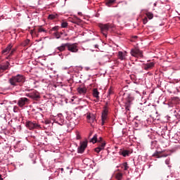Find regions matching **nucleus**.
Listing matches in <instances>:
<instances>
[{
    "instance_id": "nucleus-1",
    "label": "nucleus",
    "mask_w": 180,
    "mask_h": 180,
    "mask_svg": "<svg viewBox=\"0 0 180 180\" xmlns=\"http://www.w3.org/2000/svg\"><path fill=\"white\" fill-rule=\"evenodd\" d=\"M25 81H26V78L22 75L13 76L8 79V82L11 86H18V85H22V84L25 83Z\"/></svg>"
},
{
    "instance_id": "nucleus-2",
    "label": "nucleus",
    "mask_w": 180,
    "mask_h": 180,
    "mask_svg": "<svg viewBox=\"0 0 180 180\" xmlns=\"http://www.w3.org/2000/svg\"><path fill=\"white\" fill-rule=\"evenodd\" d=\"M99 27L103 36H105V37H107L108 35L106 33H108V30H109V29L112 28V24L110 23L100 24Z\"/></svg>"
},
{
    "instance_id": "nucleus-3",
    "label": "nucleus",
    "mask_w": 180,
    "mask_h": 180,
    "mask_svg": "<svg viewBox=\"0 0 180 180\" xmlns=\"http://www.w3.org/2000/svg\"><path fill=\"white\" fill-rule=\"evenodd\" d=\"M25 125L30 130H34V129H37V130H40L41 129V127L40 126V124L31 121H27Z\"/></svg>"
},
{
    "instance_id": "nucleus-4",
    "label": "nucleus",
    "mask_w": 180,
    "mask_h": 180,
    "mask_svg": "<svg viewBox=\"0 0 180 180\" xmlns=\"http://www.w3.org/2000/svg\"><path fill=\"white\" fill-rule=\"evenodd\" d=\"M109 112V110L108 108V106L104 107V110L102 112V115H101V125L103 126L106 123V120H108V113Z\"/></svg>"
},
{
    "instance_id": "nucleus-5",
    "label": "nucleus",
    "mask_w": 180,
    "mask_h": 180,
    "mask_svg": "<svg viewBox=\"0 0 180 180\" xmlns=\"http://www.w3.org/2000/svg\"><path fill=\"white\" fill-rule=\"evenodd\" d=\"M67 49L71 53H78V44L67 43Z\"/></svg>"
},
{
    "instance_id": "nucleus-6",
    "label": "nucleus",
    "mask_w": 180,
    "mask_h": 180,
    "mask_svg": "<svg viewBox=\"0 0 180 180\" xmlns=\"http://www.w3.org/2000/svg\"><path fill=\"white\" fill-rule=\"evenodd\" d=\"M130 53L133 57L143 58V51H141L140 49H139L137 48L131 49Z\"/></svg>"
},
{
    "instance_id": "nucleus-7",
    "label": "nucleus",
    "mask_w": 180,
    "mask_h": 180,
    "mask_svg": "<svg viewBox=\"0 0 180 180\" xmlns=\"http://www.w3.org/2000/svg\"><path fill=\"white\" fill-rule=\"evenodd\" d=\"M86 147H88V141H84L83 142H80V146L77 148V153L79 154H82L84 151H85V148H86Z\"/></svg>"
},
{
    "instance_id": "nucleus-8",
    "label": "nucleus",
    "mask_w": 180,
    "mask_h": 180,
    "mask_svg": "<svg viewBox=\"0 0 180 180\" xmlns=\"http://www.w3.org/2000/svg\"><path fill=\"white\" fill-rule=\"evenodd\" d=\"M18 105L20 108H23L25 105H29V100L27 98H20L18 101Z\"/></svg>"
},
{
    "instance_id": "nucleus-9",
    "label": "nucleus",
    "mask_w": 180,
    "mask_h": 180,
    "mask_svg": "<svg viewBox=\"0 0 180 180\" xmlns=\"http://www.w3.org/2000/svg\"><path fill=\"white\" fill-rule=\"evenodd\" d=\"M34 34H36L37 37H39V33H47V30L44 29L42 26H39L37 28L33 30Z\"/></svg>"
},
{
    "instance_id": "nucleus-10",
    "label": "nucleus",
    "mask_w": 180,
    "mask_h": 180,
    "mask_svg": "<svg viewBox=\"0 0 180 180\" xmlns=\"http://www.w3.org/2000/svg\"><path fill=\"white\" fill-rule=\"evenodd\" d=\"M86 119H87L89 123H94V122H95V120H96V117L95 116V115H94L92 113L87 112L86 113Z\"/></svg>"
},
{
    "instance_id": "nucleus-11",
    "label": "nucleus",
    "mask_w": 180,
    "mask_h": 180,
    "mask_svg": "<svg viewBox=\"0 0 180 180\" xmlns=\"http://www.w3.org/2000/svg\"><path fill=\"white\" fill-rule=\"evenodd\" d=\"M153 157H156V158H162V157H168V154H164L162 152L156 151L153 153Z\"/></svg>"
},
{
    "instance_id": "nucleus-12",
    "label": "nucleus",
    "mask_w": 180,
    "mask_h": 180,
    "mask_svg": "<svg viewBox=\"0 0 180 180\" xmlns=\"http://www.w3.org/2000/svg\"><path fill=\"white\" fill-rule=\"evenodd\" d=\"M154 65H155V63L154 62L146 63L144 65V70L146 71H148V70H153L154 68Z\"/></svg>"
},
{
    "instance_id": "nucleus-13",
    "label": "nucleus",
    "mask_w": 180,
    "mask_h": 180,
    "mask_svg": "<svg viewBox=\"0 0 180 180\" xmlns=\"http://www.w3.org/2000/svg\"><path fill=\"white\" fill-rule=\"evenodd\" d=\"M9 65L11 63L8 61L5 64L0 65V71H6L9 68Z\"/></svg>"
},
{
    "instance_id": "nucleus-14",
    "label": "nucleus",
    "mask_w": 180,
    "mask_h": 180,
    "mask_svg": "<svg viewBox=\"0 0 180 180\" xmlns=\"http://www.w3.org/2000/svg\"><path fill=\"white\" fill-rule=\"evenodd\" d=\"M31 99H34V101H37V99H40V94L37 91H34L31 93Z\"/></svg>"
},
{
    "instance_id": "nucleus-15",
    "label": "nucleus",
    "mask_w": 180,
    "mask_h": 180,
    "mask_svg": "<svg viewBox=\"0 0 180 180\" xmlns=\"http://www.w3.org/2000/svg\"><path fill=\"white\" fill-rule=\"evenodd\" d=\"M65 49H67V43L66 44H62L60 46H58L56 48V51H65Z\"/></svg>"
},
{
    "instance_id": "nucleus-16",
    "label": "nucleus",
    "mask_w": 180,
    "mask_h": 180,
    "mask_svg": "<svg viewBox=\"0 0 180 180\" xmlns=\"http://www.w3.org/2000/svg\"><path fill=\"white\" fill-rule=\"evenodd\" d=\"M11 50H12V44L8 45V46L2 51V54H8Z\"/></svg>"
},
{
    "instance_id": "nucleus-17",
    "label": "nucleus",
    "mask_w": 180,
    "mask_h": 180,
    "mask_svg": "<svg viewBox=\"0 0 180 180\" xmlns=\"http://www.w3.org/2000/svg\"><path fill=\"white\" fill-rule=\"evenodd\" d=\"M77 92L80 95H85V93L86 92V89L85 87H79L77 88Z\"/></svg>"
},
{
    "instance_id": "nucleus-18",
    "label": "nucleus",
    "mask_w": 180,
    "mask_h": 180,
    "mask_svg": "<svg viewBox=\"0 0 180 180\" xmlns=\"http://www.w3.org/2000/svg\"><path fill=\"white\" fill-rule=\"evenodd\" d=\"M120 154L123 157H129V155H130V150H124L120 152Z\"/></svg>"
},
{
    "instance_id": "nucleus-19",
    "label": "nucleus",
    "mask_w": 180,
    "mask_h": 180,
    "mask_svg": "<svg viewBox=\"0 0 180 180\" xmlns=\"http://www.w3.org/2000/svg\"><path fill=\"white\" fill-rule=\"evenodd\" d=\"M58 14H56V13L50 14L48 16V19H49L50 20H53L54 19H58Z\"/></svg>"
},
{
    "instance_id": "nucleus-20",
    "label": "nucleus",
    "mask_w": 180,
    "mask_h": 180,
    "mask_svg": "<svg viewBox=\"0 0 180 180\" xmlns=\"http://www.w3.org/2000/svg\"><path fill=\"white\" fill-rule=\"evenodd\" d=\"M93 96L96 98V99H99V91H98V89H93Z\"/></svg>"
},
{
    "instance_id": "nucleus-21",
    "label": "nucleus",
    "mask_w": 180,
    "mask_h": 180,
    "mask_svg": "<svg viewBox=\"0 0 180 180\" xmlns=\"http://www.w3.org/2000/svg\"><path fill=\"white\" fill-rule=\"evenodd\" d=\"M115 2H116V0H105V5L106 6L110 7Z\"/></svg>"
},
{
    "instance_id": "nucleus-22",
    "label": "nucleus",
    "mask_w": 180,
    "mask_h": 180,
    "mask_svg": "<svg viewBox=\"0 0 180 180\" xmlns=\"http://www.w3.org/2000/svg\"><path fill=\"white\" fill-rule=\"evenodd\" d=\"M115 179L117 180H122V179H123V174L120 173V172L116 173L115 174Z\"/></svg>"
},
{
    "instance_id": "nucleus-23",
    "label": "nucleus",
    "mask_w": 180,
    "mask_h": 180,
    "mask_svg": "<svg viewBox=\"0 0 180 180\" xmlns=\"http://www.w3.org/2000/svg\"><path fill=\"white\" fill-rule=\"evenodd\" d=\"M105 147H106V142H102L98 144L97 148H101L102 150H105Z\"/></svg>"
},
{
    "instance_id": "nucleus-24",
    "label": "nucleus",
    "mask_w": 180,
    "mask_h": 180,
    "mask_svg": "<svg viewBox=\"0 0 180 180\" xmlns=\"http://www.w3.org/2000/svg\"><path fill=\"white\" fill-rule=\"evenodd\" d=\"M91 142L93 143V144H95V143H98V135L95 134L94 137L91 139Z\"/></svg>"
},
{
    "instance_id": "nucleus-25",
    "label": "nucleus",
    "mask_w": 180,
    "mask_h": 180,
    "mask_svg": "<svg viewBox=\"0 0 180 180\" xmlns=\"http://www.w3.org/2000/svg\"><path fill=\"white\" fill-rule=\"evenodd\" d=\"M146 18L148 19H149L150 20H151V19H153V18H154V14H153V13H150V12H148L146 13Z\"/></svg>"
},
{
    "instance_id": "nucleus-26",
    "label": "nucleus",
    "mask_w": 180,
    "mask_h": 180,
    "mask_svg": "<svg viewBox=\"0 0 180 180\" xmlns=\"http://www.w3.org/2000/svg\"><path fill=\"white\" fill-rule=\"evenodd\" d=\"M177 150H180V145H176L170 151L172 153H175V151H177Z\"/></svg>"
},
{
    "instance_id": "nucleus-27",
    "label": "nucleus",
    "mask_w": 180,
    "mask_h": 180,
    "mask_svg": "<svg viewBox=\"0 0 180 180\" xmlns=\"http://www.w3.org/2000/svg\"><path fill=\"white\" fill-rule=\"evenodd\" d=\"M118 58H119L120 60H124L125 57H124V55H123V52L120 51V52L118 53Z\"/></svg>"
},
{
    "instance_id": "nucleus-28",
    "label": "nucleus",
    "mask_w": 180,
    "mask_h": 180,
    "mask_svg": "<svg viewBox=\"0 0 180 180\" xmlns=\"http://www.w3.org/2000/svg\"><path fill=\"white\" fill-rule=\"evenodd\" d=\"M61 34H63V32H54V36L56 39H60V37H61Z\"/></svg>"
},
{
    "instance_id": "nucleus-29",
    "label": "nucleus",
    "mask_w": 180,
    "mask_h": 180,
    "mask_svg": "<svg viewBox=\"0 0 180 180\" xmlns=\"http://www.w3.org/2000/svg\"><path fill=\"white\" fill-rule=\"evenodd\" d=\"M122 168H124V171H127L129 169V164H127V162H124L122 164Z\"/></svg>"
},
{
    "instance_id": "nucleus-30",
    "label": "nucleus",
    "mask_w": 180,
    "mask_h": 180,
    "mask_svg": "<svg viewBox=\"0 0 180 180\" xmlns=\"http://www.w3.org/2000/svg\"><path fill=\"white\" fill-rule=\"evenodd\" d=\"M15 51H16V49H11V51L8 57H12V56H13V53H15Z\"/></svg>"
},
{
    "instance_id": "nucleus-31",
    "label": "nucleus",
    "mask_w": 180,
    "mask_h": 180,
    "mask_svg": "<svg viewBox=\"0 0 180 180\" xmlns=\"http://www.w3.org/2000/svg\"><path fill=\"white\" fill-rule=\"evenodd\" d=\"M148 22V18L147 17H145L143 19V25H146V23Z\"/></svg>"
},
{
    "instance_id": "nucleus-32",
    "label": "nucleus",
    "mask_w": 180,
    "mask_h": 180,
    "mask_svg": "<svg viewBox=\"0 0 180 180\" xmlns=\"http://www.w3.org/2000/svg\"><path fill=\"white\" fill-rule=\"evenodd\" d=\"M94 151L97 153H101V151H102V149L97 147V148H94Z\"/></svg>"
},
{
    "instance_id": "nucleus-33",
    "label": "nucleus",
    "mask_w": 180,
    "mask_h": 180,
    "mask_svg": "<svg viewBox=\"0 0 180 180\" xmlns=\"http://www.w3.org/2000/svg\"><path fill=\"white\" fill-rule=\"evenodd\" d=\"M112 94H113V88L110 87L108 89V95H112Z\"/></svg>"
},
{
    "instance_id": "nucleus-34",
    "label": "nucleus",
    "mask_w": 180,
    "mask_h": 180,
    "mask_svg": "<svg viewBox=\"0 0 180 180\" xmlns=\"http://www.w3.org/2000/svg\"><path fill=\"white\" fill-rule=\"evenodd\" d=\"M97 143H103V138L100 137L98 139H97Z\"/></svg>"
},
{
    "instance_id": "nucleus-35",
    "label": "nucleus",
    "mask_w": 180,
    "mask_h": 180,
    "mask_svg": "<svg viewBox=\"0 0 180 180\" xmlns=\"http://www.w3.org/2000/svg\"><path fill=\"white\" fill-rule=\"evenodd\" d=\"M18 110H19V107H18L17 105H15L13 107V112H18Z\"/></svg>"
},
{
    "instance_id": "nucleus-36",
    "label": "nucleus",
    "mask_w": 180,
    "mask_h": 180,
    "mask_svg": "<svg viewBox=\"0 0 180 180\" xmlns=\"http://www.w3.org/2000/svg\"><path fill=\"white\" fill-rule=\"evenodd\" d=\"M61 26L63 27H67V26H68V22H62Z\"/></svg>"
},
{
    "instance_id": "nucleus-37",
    "label": "nucleus",
    "mask_w": 180,
    "mask_h": 180,
    "mask_svg": "<svg viewBox=\"0 0 180 180\" xmlns=\"http://www.w3.org/2000/svg\"><path fill=\"white\" fill-rule=\"evenodd\" d=\"M51 30H53L54 32H57V30H58V26L53 27Z\"/></svg>"
},
{
    "instance_id": "nucleus-38",
    "label": "nucleus",
    "mask_w": 180,
    "mask_h": 180,
    "mask_svg": "<svg viewBox=\"0 0 180 180\" xmlns=\"http://www.w3.org/2000/svg\"><path fill=\"white\" fill-rule=\"evenodd\" d=\"M77 140H81V135H79V133H77Z\"/></svg>"
},
{
    "instance_id": "nucleus-39",
    "label": "nucleus",
    "mask_w": 180,
    "mask_h": 180,
    "mask_svg": "<svg viewBox=\"0 0 180 180\" xmlns=\"http://www.w3.org/2000/svg\"><path fill=\"white\" fill-rule=\"evenodd\" d=\"M73 23H81V19L77 18V21H73Z\"/></svg>"
},
{
    "instance_id": "nucleus-40",
    "label": "nucleus",
    "mask_w": 180,
    "mask_h": 180,
    "mask_svg": "<svg viewBox=\"0 0 180 180\" xmlns=\"http://www.w3.org/2000/svg\"><path fill=\"white\" fill-rule=\"evenodd\" d=\"M165 164H166L167 165H169V160L167 159V160H165Z\"/></svg>"
},
{
    "instance_id": "nucleus-41",
    "label": "nucleus",
    "mask_w": 180,
    "mask_h": 180,
    "mask_svg": "<svg viewBox=\"0 0 180 180\" xmlns=\"http://www.w3.org/2000/svg\"><path fill=\"white\" fill-rule=\"evenodd\" d=\"M25 96H27L28 98H32V93L31 94H27Z\"/></svg>"
},
{
    "instance_id": "nucleus-42",
    "label": "nucleus",
    "mask_w": 180,
    "mask_h": 180,
    "mask_svg": "<svg viewBox=\"0 0 180 180\" xmlns=\"http://www.w3.org/2000/svg\"><path fill=\"white\" fill-rule=\"evenodd\" d=\"M30 42V40H29V39H27V40L25 41V43H26L27 44H29Z\"/></svg>"
},
{
    "instance_id": "nucleus-43",
    "label": "nucleus",
    "mask_w": 180,
    "mask_h": 180,
    "mask_svg": "<svg viewBox=\"0 0 180 180\" xmlns=\"http://www.w3.org/2000/svg\"><path fill=\"white\" fill-rule=\"evenodd\" d=\"M78 15H79V16H82V13L79 12V13H78Z\"/></svg>"
},
{
    "instance_id": "nucleus-44",
    "label": "nucleus",
    "mask_w": 180,
    "mask_h": 180,
    "mask_svg": "<svg viewBox=\"0 0 180 180\" xmlns=\"http://www.w3.org/2000/svg\"><path fill=\"white\" fill-rule=\"evenodd\" d=\"M98 47H99V46H98V44H96V45H95V48H96V49H98Z\"/></svg>"
},
{
    "instance_id": "nucleus-45",
    "label": "nucleus",
    "mask_w": 180,
    "mask_h": 180,
    "mask_svg": "<svg viewBox=\"0 0 180 180\" xmlns=\"http://www.w3.org/2000/svg\"><path fill=\"white\" fill-rule=\"evenodd\" d=\"M2 176L0 175V180H3Z\"/></svg>"
},
{
    "instance_id": "nucleus-46",
    "label": "nucleus",
    "mask_w": 180,
    "mask_h": 180,
    "mask_svg": "<svg viewBox=\"0 0 180 180\" xmlns=\"http://www.w3.org/2000/svg\"><path fill=\"white\" fill-rule=\"evenodd\" d=\"M154 6H157V4L155 3V4H154Z\"/></svg>"
},
{
    "instance_id": "nucleus-47",
    "label": "nucleus",
    "mask_w": 180,
    "mask_h": 180,
    "mask_svg": "<svg viewBox=\"0 0 180 180\" xmlns=\"http://www.w3.org/2000/svg\"><path fill=\"white\" fill-rule=\"evenodd\" d=\"M22 91H26V89H22Z\"/></svg>"
},
{
    "instance_id": "nucleus-48",
    "label": "nucleus",
    "mask_w": 180,
    "mask_h": 180,
    "mask_svg": "<svg viewBox=\"0 0 180 180\" xmlns=\"http://www.w3.org/2000/svg\"><path fill=\"white\" fill-rule=\"evenodd\" d=\"M46 124H49V122H46Z\"/></svg>"
},
{
    "instance_id": "nucleus-49",
    "label": "nucleus",
    "mask_w": 180,
    "mask_h": 180,
    "mask_svg": "<svg viewBox=\"0 0 180 180\" xmlns=\"http://www.w3.org/2000/svg\"><path fill=\"white\" fill-rule=\"evenodd\" d=\"M61 171H64V169L61 168Z\"/></svg>"
},
{
    "instance_id": "nucleus-50",
    "label": "nucleus",
    "mask_w": 180,
    "mask_h": 180,
    "mask_svg": "<svg viewBox=\"0 0 180 180\" xmlns=\"http://www.w3.org/2000/svg\"><path fill=\"white\" fill-rule=\"evenodd\" d=\"M179 20H180V16L179 17Z\"/></svg>"
},
{
    "instance_id": "nucleus-51",
    "label": "nucleus",
    "mask_w": 180,
    "mask_h": 180,
    "mask_svg": "<svg viewBox=\"0 0 180 180\" xmlns=\"http://www.w3.org/2000/svg\"><path fill=\"white\" fill-rule=\"evenodd\" d=\"M135 37V39L137 38V37Z\"/></svg>"
}]
</instances>
